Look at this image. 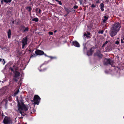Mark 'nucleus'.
<instances>
[{
	"label": "nucleus",
	"instance_id": "37",
	"mask_svg": "<svg viewBox=\"0 0 124 124\" xmlns=\"http://www.w3.org/2000/svg\"><path fill=\"white\" fill-rule=\"evenodd\" d=\"M106 45V44H105V43H104L103 44L102 46V47H103L104 46Z\"/></svg>",
	"mask_w": 124,
	"mask_h": 124
},
{
	"label": "nucleus",
	"instance_id": "43",
	"mask_svg": "<svg viewBox=\"0 0 124 124\" xmlns=\"http://www.w3.org/2000/svg\"><path fill=\"white\" fill-rule=\"evenodd\" d=\"M57 31L56 30H55L54 31V32H55Z\"/></svg>",
	"mask_w": 124,
	"mask_h": 124
},
{
	"label": "nucleus",
	"instance_id": "10",
	"mask_svg": "<svg viewBox=\"0 0 124 124\" xmlns=\"http://www.w3.org/2000/svg\"><path fill=\"white\" fill-rule=\"evenodd\" d=\"M5 91V89L3 88L0 90V95H1L4 94Z\"/></svg>",
	"mask_w": 124,
	"mask_h": 124
},
{
	"label": "nucleus",
	"instance_id": "40",
	"mask_svg": "<svg viewBox=\"0 0 124 124\" xmlns=\"http://www.w3.org/2000/svg\"><path fill=\"white\" fill-rule=\"evenodd\" d=\"M84 50H86V48L85 47L84 48Z\"/></svg>",
	"mask_w": 124,
	"mask_h": 124
},
{
	"label": "nucleus",
	"instance_id": "5",
	"mask_svg": "<svg viewBox=\"0 0 124 124\" xmlns=\"http://www.w3.org/2000/svg\"><path fill=\"white\" fill-rule=\"evenodd\" d=\"M27 37H26L22 39V48H24L25 45L27 44Z\"/></svg>",
	"mask_w": 124,
	"mask_h": 124
},
{
	"label": "nucleus",
	"instance_id": "33",
	"mask_svg": "<svg viewBox=\"0 0 124 124\" xmlns=\"http://www.w3.org/2000/svg\"><path fill=\"white\" fill-rule=\"evenodd\" d=\"M3 64H4L5 63V61L4 60V59H3Z\"/></svg>",
	"mask_w": 124,
	"mask_h": 124
},
{
	"label": "nucleus",
	"instance_id": "32",
	"mask_svg": "<svg viewBox=\"0 0 124 124\" xmlns=\"http://www.w3.org/2000/svg\"><path fill=\"white\" fill-rule=\"evenodd\" d=\"M91 6L93 8H94L95 7V6L93 4Z\"/></svg>",
	"mask_w": 124,
	"mask_h": 124
},
{
	"label": "nucleus",
	"instance_id": "6",
	"mask_svg": "<svg viewBox=\"0 0 124 124\" xmlns=\"http://www.w3.org/2000/svg\"><path fill=\"white\" fill-rule=\"evenodd\" d=\"M20 73L17 71H16L15 75L14 77V79L15 81H17L19 79Z\"/></svg>",
	"mask_w": 124,
	"mask_h": 124
},
{
	"label": "nucleus",
	"instance_id": "30",
	"mask_svg": "<svg viewBox=\"0 0 124 124\" xmlns=\"http://www.w3.org/2000/svg\"><path fill=\"white\" fill-rule=\"evenodd\" d=\"M65 10L67 12H68V13H69V12L68 11L69 9L67 8H65Z\"/></svg>",
	"mask_w": 124,
	"mask_h": 124
},
{
	"label": "nucleus",
	"instance_id": "31",
	"mask_svg": "<svg viewBox=\"0 0 124 124\" xmlns=\"http://www.w3.org/2000/svg\"><path fill=\"white\" fill-rule=\"evenodd\" d=\"M119 42L118 41H116V44H117V45H118L119 44Z\"/></svg>",
	"mask_w": 124,
	"mask_h": 124
},
{
	"label": "nucleus",
	"instance_id": "34",
	"mask_svg": "<svg viewBox=\"0 0 124 124\" xmlns=\"http://www.w3.org/2000/svg\"><path fill=\"white\" fill-rule=\"evenodd\" d=\"M10 69L12 71H13V70L12 68L11 67L10 68Z\"/></svg>",
	"mask_w": 124,
	"mask_h": 124
},
{
	"label": "nucleus",
	"instance_id": "21",
	"mask_svg": "<svg viewBox=\"0 0 124 124\" xmlns=\"http://www.w3.org/2000/svg\"><path fill=\"white\" fill-rule=\"evenodd\" d=\"M48 57L50 58L51 59H55L56 57H53L51 56H48Z\"/></svg>",
	"mask_w": 124,
	"mask_h": 124
},
{
	"label": "nucleus",
	"instance_id": "13",
	"mask_svg": "<svg viewBox=\"0 0 124 124\" xmlns=\"http://www.w3.org/2000/svg\"><path fill=\"white\" fill-rule=\"evenodd\" d=\"M100 5L101 6L100 8L101 10L102 11H103L104 10V9H103V8L104 7V4L102 3H101V4Z\"/></svg>",
	"mask_w": 124,
	"mask_h": 124
},
{
	"label": "nucleus",
	"instance_id": "44",
	"mask_svg": "<svg viewBox=\"0 0 124 124\" xmlns=\"http://www.w3.org/2000/svg\"><path fill=\"white\" fill-rule=\"evenodd\" d=\"M2 60V59L0 58V62Z\"/></svg>",
	"mask_w": 124,
	"mask_h": 124
},
{
	"label": "nucleus",
	"instance_id": "46",
	"mask_svg": "<svg viewBox=\"0 0 124 124\" xmlns=\"http://www.w3.org/2000/svg\"><path fill=\"white\" fill-rule=\"evenodd\" d=\"M80 3L81 4H82V2L81 1H80Z\"/></svg>",
	"mask_w": 124,
	"mask_h": 124
},
{
	"label": "nucleus",
	"instance_id": "25",
	"mask_svg": "<svg viewBox=\"0 0 124 124\" xmlns=\"http://www.w3.org/2000/svg\"><path fill=\"white\" fill-rule=\"evenodd\" d=\"M48 33L50 35H52L53 34V32H49Z\"/></svg>",
	"mask_w": 124,
	"mask_h": 124
},
{
	"label": "nucleus",
	"instance_id": "18",
	"mask_svg": "<svg viewBox=\"0 0 124 124\" xmlns=\"http://www.w3.org/2000/svg\"><path fill=\"white\" fill-rule=\"evenodd\" d=\"M26 9L29 11L30 12L31 10V8L30 7H27L26 8Z\"/></svg>",
	"mask_w": 124,
	"mask_h": 124
},
{
	"label": "nucleus",
	"instance_id": "1",
	"mask_svg": "<svg viewBox=\"0 0 124 124\" xmlns=\"http://www.w3.org/2000/svg\"><path fill=\"white\" fill-rule=\"evenodd\" d=\"M121 27V24L119 22L115 23L112 25V27L111 28V30L109 32L110 35L112 37L116 35Z\"/></svg>",
	"mask_w": 124,
	"mask_h": 124
},
{
	"label": "nucleus",
	"instance_id": "27",
	"mask_svg": "<svg viewBox=\"0 0 124 124\" xmlns=\"http://www.w3.org/2000/svg\"><path fill=\"white\" fill-rule=\"evenodd\" d=\"M13 67L14 68H15V69L16 70H17V68L16 67V66L15 65H14L13 66Z\"/></svg>",
	"mask_w": 124,
	"mask_h": 124
},
{
	"label": "nucleus",
	"instance_id": "14",
	"mask_svg": "<svg viewBox=\"0 0 124 124\" xmlns=\"http://www.w3.org/2000/svg\"><path fill=\"white\" fill-rule=\"evenodd\" d=\"M90 35V33L89 32H87V33H85L84 34V35L86 36L87 37H89V35Z\"/></svg>",
	"mask_w": 124,
	"mask_h": 124
},
{
	"label": "nucleus",
	"instance_id": "42",
	"mask_svg": "<svg viewBox=\"0 0 124 124\" xmlns=\"http://www.w3.org/2000/svg\"><path fill=\"white\" fill-rule=\"evenodd\" d=\"M29 112L30 113H32L31 110L30 111V112Z\"/></svg>",
	"mask_w": 124,
	"mask_h": 124
},
{
	"label": "nucleus",
	"instance_id": "41",
	"mask_svg": "<svg viewBox=\"0 0 124 124\" xmlns=\"http://www.w3.org/2000/svg\"><path fill=\"white\" fill-rule=\"evenodd\" d=\"M23 118V117L22 116L21 117H19V119H21V118Z\"/></svg>",
	"mask_w": 124,
	"mask_h": 124
},
{
	"label": "nucleus",
	"instance_id": "47",
	"mask_svg": "<svg viewBox=\"0 0 124 124\" xmlns=\"http://www.w3.org/2000/svg\"><path fill=\"white\" fill-rule=\"evenodd\" d=\"M123 41H124V40H123Z\"/></svg>",
	"mask_w": 124,
	"mask_h": 124
},
{
	"label": "nucleus",
	"instance_id": "29",
	"mask_svg": "<svg viewBox=\"0 0 124 124\" xmlns=\"http://www.w3.org/2000/svg\"><path fill=\"white\" fill-rule=\"evenodd\" d=\"M100 53V51L98 50L97 51V55H99L98 54H99Z\"/></svg>",
	"mask_w": 124,
	"mask_h": 124
},
{
	"label": "nucleus",
	"instance_id": "38",
	"mask_svg": "<svg viewBox=\"0 0 124 124\" xmlns=\"http://www.w3.org/2000/svg\"><path fill=\"white\" fill-rule=\"evenodd\" d=\"M14 22H15V21H12V23H13V24H14Z\"/></svg>",
	"mask_w": 124,
	"mask_h": 124
},
{
	"label": "nucleus",
	"instance_id": "2",
	"mask_svg": "<svg viewBox=\"0 0 124 124\" xmlns=\"http://www.w3.org/2000/svg\"><path fill=\"white\" fill-rule=\"evenodd\" d=\"M18 108L17 112H19L21 114L22 116H24L25 114L23 111L27 110L28 109V106L25 105L23 102H22L20 104L19 101L18 102Z\"/></svg>",
	"mask_w": 124,
	"mask_h": 124
},
{
	"label": "nucleus",
	"instance_id": "26",
	"mask_svg": "<svg viewBox=\"0 0 124 124\" xmlns=\"http://www.w3.org/2000/svg\"><path fill=\"white\" fill-rule=\"evenodd\" d=\"M60 5H62V3L61 2V1H58L57 2Z\"/></svg>",
	"mask_w": 124,
	"mask_h": 124
},
{
	"label": "nucleus",
	"instance_id": "7",
	"mask_svg": "<svg viewBox=\"0 0 124 124\" xmlns=\"http://www.w3.org/2000/svg\"><path fill=\"white\" fill-rule=\"evenodd\" d=\"M35 53L37 55H41L44 54V52L42 50H37L35 51Z\"/></svg>",
	"mask_w": 124,
	"mask_h": 124
},
{
	"label": "nucleus",
	"instance_id": "24",
	"mask_svg": "<svg viewBox=\"0 0 124 124\" xmlns=\"http://www.w3.org/2000/svg\"><path fill=\"white\" fill-rule=\"evenodd\" d=\"M78 8V6L77 5H75L74 6L73 8L74 9H77Z\"/></svg>",
	"mask_w": 124,
	"mask_h": 124
},
{
	"label": "nucleus",
	"instance_id": "4",
	"mask_svg": "<svg viewBox=\"0 0 124 124\" xmlns=\"http://www.w3.org/2000/svg\"><path fill=\"white\" fill-rule=\"evenodd\" d=\"M40 98L38 95H35L34 97V103L35 104H38L40 101Z\"/></svg>",
	"mask_w": 124,
	"mask_h": 124
},
{
	"label": "nucleus",
	"instance_id": "20",
	"mask_svg": "<svg viewBox=\"0 0 124 124\" xmlns=\"http://www.w3.org/2000/svg\"><path fill=\"white\" fill-rule=\"evenodd\" d=\"M4 2L6 3H8V2H9L10 3L11 1V0H3Z\"/></svg>",
	"mask_w": 124,
	"mask_h": 124
},
{
	"label": "nucleus",
	"instance_id": "45",
	"mask_svg": "<svg viewBox=\"0 0 124 124\" xmlns=\"http://www.w3.org/2000/svg\"><path fill=\"white\" fill-rule=\"evenodd\" d=\"M31 50H29V51L30 52H31Z\"/></svg>",
	"mask_w": 124,
	"mask_h": 124
},
{
	"label": "nucleus",
	"instance_id": "36",
	"mask_svg": "<svg viewBox=\"0 0 124 124\" xmlns=\"http://www.w3.org/2000/svg\"><path fill=\"white\" fill-rule=\"evenodd\" d=\"M44 54V55H45V56H47V57H48V56L47 55H46V54H44H44Z\"/></svg>",
	"mask_w": 124,
	"mask_h": 124
},
{
	"label": "nucleus",
	"instance_id": "22",
	"mask_svg": "<svg viewBox=\"0 0 124 124\" xmlns=\"http://www.w3.org/2000/svg\"><path fill=\"white\" fill-rule=\"evenodd\" d=\"M36 56V55L35 54H34L33 55H31L30 58L35 57Z\"/></svg>",
	"mask_w": 124,
	"mask_h": 124
},
{
	"label": "nucleus",
	"instance_id": "15",
	"mask_svg": "<svg viewBox=\"0 0 124 124\" xmlns=\"http://www.w3.org/2000/svg\"><path fill=\"white\" fill-rule=\"evenodd\" d=\"M32 21H35L36 22H37L39 21V19L37 18H34L32 19Z\"/></svg>",
	"mask_w": 124,
	"mask_h": 124
},
{
	"label": "nucleus",
	"instance_id": "11",
	"mask_svg": "<svg viewBox=\"0 0 124 124\" xmlns=\"http://www.w3.org/2000/svg\"><path fill=\"white\" fill-rule=\"evenodd\" d=\"M8 38H10L11 37V31L10 29H9L8 30Z\"/></svg>",
	"mask_w": 124,
	"mask_h": 124
},
{
	"label": "nucleus",
	"instance_id": "28",
	"mask_svg": "<svg viewBox=\"0 0 124 124\" xmlns=\"http://www.w3.org/2000/svg\"><path fill=\"white\" fill-rule=\"evenodd\" d=\"M103 30L101 31L100 32H99L98 33H101V34H103Z\"/></svg>",
	"mask_w": 124,
	"mask_h": 124
},
{
	"label": "nucleus",
	"instance_id": "12",
	"mask_svg": "<svg viewBox=\"0 0 124 124\" xmlns=\"http://www.w3.org/2000/svg\"><path fill=\"white\" fill-rule=\"evenodd\" d=\"M108 19V17L107 16H104V19H102L103 22L105 23L106 21Z\"/></svg>",
	"mask_w": 124,
	"mask_h": 124
},
{
	"label": "nucleus",
	"instance_id": "9",
	"mask_svg": "<svg viewBox=\"0 0 124 124\" xmlns=\"http://www.w3.org/2000/svg\"><path fill=\"white\" fill-rule=\"evenodd\" d=\"M3 122L5 124H8L9 121L8 117H5L3 120Z\"/></svg>",
	"mask_w": 124,
	"mask_h": 124
},
{
	"label": "nucleus",
	"instance_id": "35",
	"mask_svg": "<svg viewBox=\"0 0 124 124\" xmlns=\"http://www.w3.org/2000/svg\"><path fill=\"white\" fill-rule=\"evenodd\" d=\"M99 2H100V1H99V0H98L96 2V3H99Z\"/></svg>",
	"mask_w": 124,
	"mask_h": 124
},
{
	"label": "nucleus",
	"instance_id": "19",
	"mask_svg": "<svg viewBox=\"0 0 124 124\" xmlns=\"http://www.w3.org/2000/svg\"><path fill=\"white\" fill-rule=\"evenodd\" d=\"M28 30H29V28H28V27H27L25 28V29L23 30V32H24L26 31H28Z\"/></svg>",
	"mask_w": 124,
	"mask_h": 124
},
{
	"label": "nucleus",
	"instance_id": "3",
	"mask_svg": "<svg viewBox=\"0 0 124 124\" xmlns=\"http://www.w3.org/2000/svg\"><path fill=\"white\" fill-rule=\"evenodd\" d=\"M114 63V61L111 60L110 59H105L104 60V64L105 65H108V64H109L111 66L115 67L113 65Z\"/></svg>",
	"mask_w": 124,
	"mask_h": 124
},
{
	"label": "nucleus",
	"instance_id": "8",
	"mask_svg": "<svg viewBox=\"0 0 124 124\" xmlns=\"http://www.w3.org/2000/svg\"><path fill=\"white\" fill-rule=\"evenodd\" d=\"M72 43L74 46L76 47H80V45L76 41H73Z\"/></svg>",
	"mask_w": 124,
	"mask_h": 124
},
{
	"label": "nucleus",
	"instance_id": "23",
	"mask_svg": "<svg viewBox=\"0 0 124 124\" xmlns=\"http://www.w3.org/2000/svg\"><path fill=\"white\" fill-rule=\"evenodd\" d=\"M121 42L122 43H124V38L123 39H121Z\"/></svg>",
	"mask_w": 124,
	"mask_h": 124
},
{
	"label": "nucleus",
	"instance_id": "17",
	"mask_svg": "<svg viewBox=\"0 0 124 124\" xmlns=\"http://www.w3.org/2000/svg\"><path fill=\"white\" fill-rule=\"evenodd\" d=\"M19 89H17L14 94V96H15L17 95L19 92Z\"/></svg>",
	"mask_w": 124,
	"mask_h": 124
},
{
	"label": "nucleus",
	"instance_id": "39",
	"mask_svg": "<svg viewBox=\"0 0 124 124\" xmlns=\"http://www.w3.org/2000/svg\"><path fill=\"white\" fill-rule=\"evenodd\" d=\"M108 42L107 41H106L105 43V44H106Z\"/></svg>",
	"mask_w": 124,
	"mask_h": 124
},
{
	"label": "nucleus",
	"instance_id": "16",
	"mask_svg": "<svg viewBox=\"0 0 124 124\" xmlns=\"http://www.w3.org/2000/svg\"><path fill=\"white\" fill-rule=\"evenodd\" d=\"M36 11L37 13H39L40 12L41 10L37 8L36 9Z\"/></svg>",
	"mask_w": 124,
	"mask_h": 124
}]
</instances>
